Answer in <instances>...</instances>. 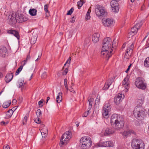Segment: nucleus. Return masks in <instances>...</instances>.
Returning <instances> with one entry per match:
<instances>
[{"label":"nucleus","instance_id":"nucleus-41","mask_svg":"<svg viewBox=\"0 0 149 149\" xmlns=\"http://www.w3.org/2000/svg\"><path fill=\"white\" fill-rule=\"evenodd\" d=\"M114 78L113 77L111 78L108 80V82L109 84L111 85L113 81Z\"/></svg>","mask_w":149,"mask_h":149},{"label":"nucleus","instance_id":"nucleus-20","mask_svg":"<svg viewBox=\"0 0 149 149\" xmlns=\"http://www.w3.org/2000/svg\"><path fill=\"white\" fill-rule=\"evenodd\" d=\"M134 133V131L130 130L124 132L123 133V135L124 137H127L130 136L131 134H133Z\"/></svg>","mask_w":149,"mask_h":149},{"label":"nucleus","instance_id":"nucleus-4","mask_svg":"<svg viewBox=\"0 0 149 149\" xmlns=\"http://www.w3.org/2000/svg\"><path fill=\"white\" fill-rule=\"evenodd\" d=\"M91 138L88 136L82 137L80 140V146L82 148H89L91 145Z\"/></svg>","mask_w":149,"mask_h":149},{"label":"nucleus","instance_id":"nucleus-13","mask_svg":"<svg viewBox=\"0 0 149 149\" xmlns=\"http://www.w3.org/2000/svg\"><path fill=\"white\" fill-rule=\"evenodd\" d=\"M121 116H118L117 114H114L112 115L111 118V123L112 125H114L116 122L118 120L119 118H120Z\"/></svg>","mask_w":149,"mask_h":149},{"label":"nucleus","instance_id":"nucleus-25","mask_svg":"<svg viewBox=\"0 0 149 149\" xmlns=\"http://www.w3.org/2000/svg\"><path fill=\"white\" fill-rule=\"evenodd\" d=\"M93 101L94 99L92 98H90V99L88 100V101L89 102V106L88 108V112H89L91 108L92 105V102H93Z\"/></svg>","mask_w":149,"mask_h":149},{"label":"nucleus","instance_id":"nucleus-51","mask_svg":"<svg viewBox=\"0 0 149 149\" xmlns=\"http://www.w3.org/2000/svg\"><path fill=\"white\" fill-rule=\"evenodd\" d=\"M89 112L87 111L85 112L84 113L83 115L82 116L83 117H86L88 114Z\"/></svg>","mask_w":149,"mask_h":149},{"label":"nucleus","instance_id":"nucleus-43","mask_svg":"<svg viewBox=\"0 0 149 149\" xmlns=\"http://www.w3.org/2000/svg\"><path fill=\"white\" fill-rule=\"evenodd\" d=\"M71 59V57H69V58L66 61V63L64 65L65 66L67 64H69L70 63V61Z\"/></svg>","mask_w":149,"mask_h":149},{"label":"nucleus","instance_id":"nucleus-16","mask_svg":"<svg viewBox=\"0 0 149 149\" xmlns=\"http://www.w3.org/2000/svg\"><path fill=\"white\" fill-rule=\"evenodd\" d=\"M100 34L98 33H94L92 37V40L93 43H95L97 42L99 40Z\"/></svg>","mask_w":149,"mask_h":149},{"label":"nucleus","instance_id":"nucleus-39","mask_svg":"<svg viewBox=\"0 0 149 149\" xmlns=\"http://www.w3.org/2000/svg\"><path fill=\"white\" fill-rule=\"evenodd\" d=\"M74 9L73 8H71L70 10L68 11L66 15H71Z\"/></svg>","mask_w":149,"mask_h":149},{"label":"nucleus","instance_id":"nucleus-24","mask_svg":"<svg viewBox=\"0 0 149 149\" xmlns=\"http://www.w3.org/2000/svg\"><path fill=\"white\" fill-rule=\"evenodd\" d=\"M7 49L6 47H3L0 49V54L5 55L7 52Z\"/></svg>","mask_w":149,"mask_h":149},{"label":"nucleus","instance_id":"nucleus-49","mask_svg":"<svg viewBox=\"0 0 149 149\" xmlns=\"http://www.w3.org/2000/svg\"><path fill=\"white\" fill-rule=\"evenodd\" d=\"M90 15L89 13H87L86 14V17H85V19H86L87 20H88L90 18Z\"/></svg>","mask_w":149,"mask_h":149},{"label":"nucleus","instance_id":"nucleus-21","mask_svg":"<svg viewBox=\"0 0 149 149\" xmlns=\"http://www.w3.org/2000/svg\"><path fill=\"white\" fill-rule=\"evenodd\" d=\"M37 12L35 9H30L29 10V13L31 16H35L36 15Z\"/></svg>","mask_w":149,"mask_h":149},{"label":"nucleus","instance_id":"nucleus-50","mask_svg":"<svg viewBox=\"0 0 149 149\" xmlns=\"http://www.w3.org/2000/svg\"><path fill=\"white\" fill-rule=\"evenodd\" d=\"M68 80L67 79H65L64 80V85L65 87L68 86L67 84Z\"/></svg>","mask_w":149,"mask_h":149},{"label":"nucleus","instance_id":"nucleus-12","mask_svg":"<svg viewBox=\"0 0 149 149\" xmlns=\"http://www.w3.org/2000/svg\"><path fill=\"white\" fill-rule=\"evenodd\" d=\"M102 22L104 26L109 27L112 25L113 20L112 18H105L102 19Z\"/></svg>","mask_w":149,"mask_h":149},{"label":"nucleus","instance_id":"nucleus-44","mask_svg":"<svg viewBox=\"0 0 149 149\" xmlns=\"http://www.w3.org/2000/svg\"><path fill=\"white\" fill-rule=\"evenodd\" d=\"M47 76V73L46 72H44L41 75V77L42 79L45 78Z\"/></svg>","mask_w":149,"mask_h":149},{"label":"nucleus","instance_id":"nucleus-1","mask_svg":"<svg viewBox=\"0 0 149 149\" xmlns=\"http://www.w3.org/2000/svg\"><path fill=\"white\" fill-rule=\"evenodd\" d=\"M111 40L110 38L107 37L104 38L103 40L102 43L101 54L102 56L105 57L106 59L109 60L111 55V52L112 50L109 51V50L111 48L112 44Z\"/></svg>","mask_w":149,"mask_h":149},{"label":"nucleus","instance_id":"nucleus-19","mask_svg":"<svg viewBox=\"0 0 149 149\" xmlns=\"http://www.w3.org/2000/svg\"><path fill=\"white\" fill-rule=\"evenodd\" d=\"M110 110H108L106 108H104L102 110V113L103 116L105 118H108L109 117V115H108V112Z\"/></svg>","mask_w":149,"mask_h":149},{"label":"nucleus","instance_id":"nucleus-10","mask_svg":"<svg viewBox=\"0 0 149 149\" xmlns=\"http://www.w3.org/2000/svg\"><path fill=\"white\" fill-rule=\"evenodd\" d=\"M97 7L95 10L96 15L99 16H104L105 11L104 9V8L99 5H97Z\"/></svg>","mask_w":149,"mask_h":149},{"label":"nucleus","instance_id":"nucleus-54","mask_svg":"<svg viewBox=\"0 0 149 149\" xmlns=\"http://www.w3.org/2000/svg\"><path fill=\"white\" fill-rule=\"evenodd\" d=\"M17 101L15 99H13V100L12 104L13 105H14L16 103Z\"/></svg>","mask_w":149,"mask_h":149},{"label":"nucleus","instance_id":"nucleus-63","mask_svg":"<svg viewBox=\"0 0 149 149\" xmlns=\"http://www.w3.org/2000/svg\"><path fill=\"white\" fill-rule=\"evenodd\" d=\"M66 87H65V88L67 90V91H68L69 90L70 91V89H68V86H66Z\"/></svg>","mask_w":149,"mask_h":149},{"label":"nucleus","instance_id":"nucleus-34","mask_svg":"<svg viewBox=\"0 0 149 149\" xmlns=\"http://www.w3.org/2000/svg\"><path fill=\"white\" fill-rule=\"evenodd\" d=\"M104 108H106L108 110H110L111 107L110 104L108 102L106 103L104 105Z\"/></svg>","mask_w":149,"mask_h":149},{"label":"nucleus","instance_id":"nucleus-15","mask_svg":"<svg viewBox=\"0 0 149 149\" xmlns=\"http://www.w3.org/2000/svg\"><path fill=\"white\" fill-rule=\"evenodd\" d=\"M123 100L122 94H119L114 97V102L115 104L118 105Z\"/></svg>","mask_w":149,"mask_h":149},{"label":"nucleus","instance_id":"nucleus-42","mask_svg":"<svg viewBox=\"0 0 149 149\" xmlns=\"http://www.w3.org/2000/svg\"><path fill=\"white\" fill-rule=\"evenodd\" d=\"M48 4H45V5L44 6V10L45 12L46 13H49V11L48 10Z\"/></svg>","mask_w":149,"mask_h":149},{"label":"nucleus","instance_id":"nucleus-52","mask_svg":"<svg viewBox=\"0 0 149 149\" xmlns=\"http://www.w3.org/2000/svg\"><path fill=\"white\" fill-rule=\"evenodd\" d=\"M8 123V122H5L4 121H2L1 122V124L3 125H6Z\"/></svg>","mask_w":149,"mask_h":149},{"label":"nucleus","instance_id":"nucleus-61","mask_svg":"<svg viewBox=\"0 0 149 149\" xmlns=\"http://www.w3.org/2000/svg\"><path fill=\"white\" fill-rule=\"evenodd\" d=\"M123 81H124V82H126L127 81H127H128V79L126 78H125L124 79Z\"/></svg>","mask_w":149,"mask_h":149},{"label":"nucleus","instance_id":"nucleus-30","mask_svg":"<svg viewBox=\"0 0 149 149\" xmlns=\"http://www.w3.org/2000/svg\"><path fill=\"white\" fill-rule=\"evenodd\" d=\"M144 65L146 67H149V57L147 58L144 62Z\"/></svg>","mask_w":149,"mask_h":149},{"label":"nucleus","instance_id":"nucleus-60","mask_svg":"<svg viewBox=\"0 0 149 149\" xmlns=\"http://www.w3.org/2000/svg\"><path fill=\"white\" fill-rule=\"evenodd\" d=\"M127 81L126 82H124V81H123L122 82V85H125L126 84H127Z\"/></svg>","mask_w":149,"mask_h":149},{"label":"nucleus","instance_id":"nucleus-35","mask_svg":"<svg viewBox=\"0 0 149 149\" xmlns=\"http://www.w3.org/2000/svg\"><path fill=\"white\" fill-rule=\"evenodd\" d=\"M110 86L108 82H106L105 83L104 86L103 88V90H107Z\"/></svg>","mask_w":149,"mask_h":149},{"label":"nucleus","instance_id":"nucleus-22","mask_svg":"<svg viewBox=\"0 0 149 149\" xmlns=\"http://www.w3.org/2000/svg\"><path fill=\"white\" fill-rule=\"evenodd\" d=\"M138 31H136L135 27L134 26L131 29V31L130 32L128 35L129 36H134L136 33Z\"/></svg>","mask_w":149,"mask_h":149},{"label":"nucleus","instance_id":"nucleus-31","mask_svg":"<svg viewBox=\"0 0 149 149\" xmlns=\"http://www.w3.org/2000/svg\"><path fill=\"white\" fill-rule=\"evenodd\" d=\"M24 82V80H20L18 81L17 86L19 88L21 87L22 86L25 84V83H23Z\"/></svg>","mask_w":149,"mask_h":149},{"label":"nucleus","instance_id":"nucleus-55","mask_svg":"<svg viewBox=\"0 0 149 149\" xmlns=\"http://www.w3.org/2000/svg\"><path fill=\"white\" fill-rule=\"evenodd\" d=\"M100 98L99 97V98H98L97 97L95 100V103H98V102L100 101Z\"/></svg>","mask_w":149,"mask_h":149},{"label":"nucleus","instance_id":"nucleus-59","mask_svg":"<svg viewBox=\"0 0 149 149\" xmlns=\"http://www.w3.org/2000/svg\"><path fill=\"white\" fill-rule=\"evenodd\" d=\"M91 12V9H90V8H89L88 10V12H87V13H90V12Z\"/></svg>","mask_w":149,"mask_h":149},{"label":"nucleus","instance_id":"nucleus-47","mask_svg":"<svg viewBox=\"0 0 149 149\" xmlns=\"http://www.w3.org/2000/svg\"><path fill=\"white\" fill-rule=\"evenodd\" d=\"M35 122L37 124H40V121L39 117H37V119L35 120Z\"/></svg>","mask_w":149,"mask_h":149},{"label":"nucleus","instance_id":"nucleus-32","mask_svg":"<svg viewBox=\"0 0 149 149\" xmlns=\"http://www.w3.org/2000/svg\"><path fill=\"white\" fill-rule=\"evenodd\" d=\"M142 25V24L141 22L140 23H137L134 26L135 28L136 31H138L140 27H141Z\"/></svg>","mask_w":149,"mask_h":149},{"label":"nucleus","instance_id":"nucleus-46","mask_svg":"<svg viewBox=\"0 0 149 149\" xmlns=\"http://www.w3.org/2000/svg\"><path fill=\"white\" fill-rule=\"evenodd\" d=\"M44 101V100L43 99H42L41 100L39 101L38 102V104L40 107H42L43 106V105H42L41 104L43 103V101Z\"/></svg>","mask_w":149,"mask_h":149},{"label":"nucleus","instance_id":"nucleus-48","mask_svg":"<svg viewBox=\"0 0 149 149\" xmlns=\"http://www.w3.org/2000/svg\"><path fill=\"white\" fill-rule=\"evenodd\" d=\"M68 70L67 68H66L64 70L63 72V75H65L68 72Z\"/></svg>","mask_w":149,"mask_h":149},{"label":"nucleus","instance_id":"nucleus-38","mask_svg":"<svg viewBox=\"0 0 149 149\" xmlns=\"http://www.w3.org/2000/svg\"><path fill=\"white\" fill-rule=\"evenodd\" d=\"M36 114L37 117H38V118L40 117V116L41 115V111L40 109H39L37 110L36 113Z\"/></svg>","mask_w":149,"mask_h":149},{"label":"nucleus","instance_id":"nucleus-8","mask_svg":"<svg viewBox=\"0 0 149 149\" xmlns=\"http://www.w3.org/2000/svg\"><path fill=\"white\" fill-rule=\"evenodd\" d=\"M124 119L123 117H121L120 118L118 119V120L116 122V123L114 124L113 127H114L116 130H119L122 129L124 125Z\"/></svg>","mask_w":149,"mask_h":149},{"label":"nucleus","instance_id":"nucleus-56","mask_svg":"<svg viewBox=\"0 0 149 149\" xmlns=\"http://www.w3.org/2000/svg\"><path fill=\"white\" fill-rule=\"evenodd\" d=\"M70 88H71V89L70 90V91L73 93H75V91L73 89V88H72V86H70Z\"/></svg>","mask_w":149,"mask_h":149},{"label":"nucleus","instance_id":"nucleus-57","mask_svg":"<svg viewBox=\"0 0 149 149\" xmlns=\"http://www.w3.org/2000/svg\"><path fill=\"white\" fill-rule=\"evenodd\" d=\"M22 97H19L18 100V102H19V103H21L22 101Z\"/></svg>","mask_w":149,"mask_h":149},{"label":"nucleus","instance_id":"nucleus-29","mask_svg":"<svg viewBox=\"0 0 149 149\" xmlns=\"http://www.w3.org/2000/svg\"><path fill=\"white\" fill-rule=\"evenodd\" d=\"M84 3H85V1L83 0H80V1L78 2L77 4L78 9H80Z\"/></svg>","mask_w":149,"mask_h":149},{"label":"nucleus","instance_id":"nucleus-27","mask_svg":"<svg viewBox=\"0 0 149 149\" xmlns=\"http://www.w3.org/2000/svg\"><path fill=\"white\" fill-rule=\"evenodd\" d=\"M11 101L9 100L8 102H5L2 104V107L4 108H6L8 107L10 105Z\"/></svg>","mask_w":149,"mask_h":149},{"label":"nucleus","instance_id":"nucleus-9","mask_svg":"<svg viewBox=\"0 0 149 149\" xmlns=\"http://www.w3.org/2000/svg\"><path fill=\"white\" fill-rule=\"evenodd\" d=\"M113 146V142L110 141H105L104 142L100 141L97 143L95 144V146L96 148L98 147H110Z\"/></svg>","mask_w":149,"mask_h":149},{"label":"nucleus","instance_id":"nucleus-28","mask_svg":"<svg viewBox=\"0 0 149 149\" xmlns=\"http://www.w3.org/2000/svg\"><path fill=\"white\" fill-rule=\"evenodd\" d=\"M14 111L12 110V109L9 110L7 112L6 115L8 117L10 118L12 116L13 113Z\"/></svg>","mask_w":149,"mask_h":149},{"label":"nucleus","instance_id":"nucleus-62","mask_svg":"<svg viewBox=\"0 0 149 149\" xmlns=\"http://www.w3.org/2000/svg\"><path fill=\"white\" fill-rule=\"evenodd\" d=\"M49 99H50V97H47V102H46V103H47L48 101L49 100Z\"/></svg>","mask_w":149,"mask_h":149},{"label":"nucleus","instance_id":"nucleus-58","mask_svg":"<svg viewBox=\"0 0 149 149\" xmlns=\"http://www.w3.org/2000/svg\"><path fill=\"white\" fill-rule=\"evenodd\" d=\"M74 17H72V19L70 21L71 22V23H74V22L75 20H74V19H73V18H74Z\"/></svg>","mask_w":149,"mask_h":149},{"label":"nucleus","instance_id":"nucleus-11","mask_svg":"<svg viewBox=\"0 0 149 149\" xmlns=\"http://www.w3.org/2000/svg\"><path fill=\"white\" fill-rule=\"evenodd\" d=\"M110 5L113 12L115 13H117L118 12L119 9V4L116 1H112L110 2Z\"/></svg>","mask_w":149,"mask_h":149},{"label":"nucleus","instance_id":"nucleus-36","mask_svg":"<svg viewBox=\"0 0 149 149\" xmlns=\"http://www.w3.org/2000/svg\"><path fill=\"white\" fill-rule=\"evenodd\" d=\"M23 65L21 66H20L19 68L17 70L16 73H15V75H17L19 72H20V71L22 70V67L23 66Z\"/></svg>","mask_w":149,"mask_h":149},{"label":"nucleus","instance_id":"nucleus-5","mask_svg":"<svg viewBox=\"0 0 149 149\" xmlns=\"http://www.w3.org/2000/svg\"><path fill=\"white\" fill-rule=\"evenodd\" d=\"M132 146L133 149H144V144L142 141L134 139L132 143Z\"/></svg>","mask_w":149,"mask_h":149},{"label":"nucleus","instance_id":"nucleus-7","mask_svg":"<svg viewBox=\"0 0 149 149\" xmlns=\"http://www.w3.org/2000/svg\"><path fill=\"white\" fill-rule=\"evenodd\" d=\"M135 84L137 88L141 89L144 90L146 88V84L145 81L141 77H138L136 79Z\"/></svg>","mask_w":149,"mask_h":149},{"label":"nucleus","instance_id":"nucleus-14","mask_svg":"<svg viewBox=\"0 0 149 149\" xmlns=\"http://www.w3.org/2000/svg\"><path fill=\"white\" fill-rule=\"evenodd\" d=\"M116 129L113 128H107L104 132V135L107 136L110 135L113 133L115 132Z\"/></svg>","mask_w":149,"mask_h":149},{"label":"nucleus","instance_id":"nucleus-37","mask_svg":"<svg viewBox=\"0 0 149 149\" xmlns=\"http://www.w3.org/2000/svg\"><path fill=\"white\" fill-rule=\"evenodd\" d=\"M31 58V56L30 55H28L26 58V59L24 60L23 62H24V64H23V65H24L26 63V62L28 60L30 59Z\"/></svg>","mask_w":149,"mask_h":149},{"label":"nucleus","instance_id":"nucleus-33","mask_svg":"<svg viewBox=\"0 0 149 149\" xmlns=\"http://www.w3.org/2000/svg\"><path fill=\"white\" fill-rule=\"evenodd\" d=\"M37 38L36 36L32 37L31 40V43L32 44H34L36 42Z\"/></svg>","mask_w":149,"mask_h":149},{"label":"nucleus","instance_id":"nucleus-2","mask_svg":"<svg viewBox=\"0 0 149 149\" xmlns=\"http://www.w3.org/2000/svg\"><path fill=\"white\" fill-rule=\"evenodd\" d=\"M9 24L10 25H14L17 22H22L26 21L27 18L22 14L16 13L15 15L13 13L10 14L9 16Z\"/></svg>","mask_w":149,"mask_h":149},{"label":"nucleus","instance_id":"nucleus-26","mask_svg":"<svg viewBox=\"0 0 149 149\" xmlns=\"http://www.w3.org/2000/svg\"><path fill=\"white\" fill-rule=\"evenodd\" d=\"M134 44L132 43L127 49V53H129L130 54L132 52V51L134 47Z\"/></svg>","mask_w":149,"mask_h":149},{"label":"nucleus","instance_id":"nucleus-45","mask_svg":"<svg viewBox=\"0 0 149 149\" xmlns=\"http://www.w3.org/2000/svg\"><path fill=\"white\" fill-rule=\"evenodd\" d=\"M47 132H41V134L43 138H45L47 135Z\"/></svg>","mask_w":149,"mask_h":149},{"label":"nucleus","instance_id":"nucleus-3","mask_svg":"<svg viewBox=\"0 0 149 149\" xmlns=\"http://www.w3.org/2000/svg\"><path fill=\"white\" fill-rule=\"evenodd\" d=\"M142 104L140 103L139 105L136 106L134 110V115L139 120H141L145 116V110L141 106Z\"/></svg>","mask_w":149,"mask_h":149},{"label":"nucleus","instance_id":"nucleus-18","mask_svg":"<svg viewBox=\"0 0 149 149\" xmlns=\"http://www.w3.org/2000/svg\"><path fill=\"white\" fill-rule=\"evenodd\" d=\"M8 33L13 34L14 36L16 37L17 39H19V36L18 33L15 30H10L8 31Z\"/></svg>","mask_w":149,"mask_h":149},{"label":"nucleus","instance_id":"nucleus-17","mask_svg":"<svg viewBox=\"0 0 149 149\" xmlns=\"http://www.w3.org/2000/svg\"><path fill=\"white\" fill-rule=\"evenodd\" d=\"M12 73L8 74L6 76L5 80L6 83H8L11 81L13 78Z\"/></svg>","mask_w":149,"mask_h":149},{"label":"nucleus","instance_id":"nucleus-6","mask_svg":"<svg viewBox=\"0 0 149 149\" xmlns=\"http://www.w3.org/2000/svg\"><path fill=\"white\" fill-rule=\"evenodd\" d=\"M72 136L71 133L69 131L66 132L62 136L61 140L60 145V146L64 144L65 143H67L68 141L71 138Z\"/></svg>","mask_w":149,"mask_h":149},{"label":"nucleus","instance_id":"nucleus-40","mask_svg":"<svg viewBox=\"0 0 149 149\" xmlns=\"http://www.w3.org/2000/svg\"><path fill=\"white\" fill-rule=\"evenodd\" d=\"M28 115H26L24 117L23 120V123L24 125L25 124V123H26L27 120Z\"/></svg>","mask_w":149,"mask_h":149},{"label":"nucleus","instance_id":"nucleus-53","mask_svg":"<svg viewBox=\"0 0 149 149\" xmlns=\"http://www.w3.org/2000/svg\"><path fill=\"white\" fill-rule=\"evenodd\" d=\"M3 149H10L9 146L8 145H6L3 146Z\"/></svg>","mask_w":149,"mask_h":149},{"label":"nucleus","instance_id":"nucleus-23","mask_svg":"<svg viewBox=\"0 0 149 149\" xmlns=\"http://www.w3.org/2000/svg\"><path fill=\"white\" fill-rule=\"evenodd\" d=\"M62 93L61 92L58 94V95L56 97V101L58 103H59L62 100Z\"/></svg>","mask_w":149,"mask_h":149},{"label":"nucleus","instance_id":"nucleus-64","mask_svg":"<svg viewBox=\"0 0 149 149\" xmlns=\"http://www.w3.org/2000/svg\"><path fill=\"white\" fill-rule=\"evenodd\" d=\"M128 53H127V52L126 51V53L125 54V56H128L130 54H128Z\"/></svg>","mask_w":149,"mask_h":149}]
</instances>
